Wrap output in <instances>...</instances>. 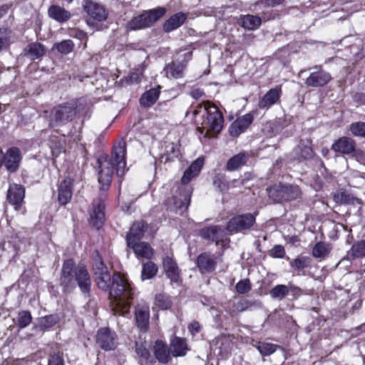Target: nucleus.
<instances>
[{"instance_id":"nucleus-1","label":"nucleus","mask_w":365,"mask_h":365,"mask_svg":"<svg viewBox=\"0 0 365 365\" xmlns=\"http://www.w3.org/2000/svg\"><path fill=\"white\" fill-rule=\"evenodd\" d=\"M196 118L198 131L205 137H211L219 133L224 123L222 113L217 106L209 101L192 106L190 111Z\"/></svg>"},{"instance_id":"nucleus-2","label":"nucleus","mask_w":365,"mask_h":365,"mask_svg":"<svg viewBox=\"0 0 365 365\" xmlns=\"http://www.w3.org/2000/svg\"><path fill=\"white\" fill-rule=\"evenodd\" d=\"M99 166L98 182L101 189L107 190L110 187L113 170L115 169L116 175L119 177L125 173V143L119 141L113 148L110 158L102 157L98 160Z\"/></svg>"},{"instance_id":"nucleus-3","label":"nucleus","mask_w":365,"mask_h":365,"mask_svg":"<svg viewBox=\"0 0 365 365\" xmlns=\"http://www.w3.org/2000/svg\"><path fill=\"white\" fill-rule=\"evenodd\" d=\"M59 282L64 292L71 291L78 284L81 292L89 297L91 279L83 264L76 266L73 259L66 260L62 266Z\"/></svg>"},{"instance_id":"nucleus-4","label":"nucleus","mask_w":365,"mask_h":365,"mask_svg":"<svg viewBox=\"0 0 365 365\" xmlns=\"http://www.w3.org/2000/svg\"><path fill=\"white\" fill-rule=\"evenodd\" d=\"M110 296L112 311L115 315L125 316L129 313L133 292L131 285L125 277L119 274L113 275Z\"/></svg>"},{"instance_id":"nucleus-5","label":"nucleus","mask_w":365,"mask_h":365,"mask_svg":"<svg viewBox=\"0 0 365 365\" xmlns=\"http://www.w3.org/2000/svg\"><path fill=\"white\" fill-rule=\"evenodd\" d=\"M267 192L269 198L277 203L298 200L302 196L299 187L291 184H274L267 188Z\"/></svg>"},{"instance_id":"nucleus-6","label":"nucleus","mask_w":365,"mask_h":365,"mask_svg":"<svg viewBox=\"0 0 365 365\" xmlns=\"http://www.w3.org/2000/svg\"><path fill=\"white\" fill-rule=\"evenodd\" d=\"M76 106L73 102L59 104L53 108L50 113L49 126L64 125L72 121L76 115Z\"/></svg>"},{"instance_id":"nucleus-7","label":"nucleus","mask_w":365,"mask_h":365,"mask_svg":"<svg viewBox=\"0 0 365 365\" xmlns=\"http://www.w3.org/2000/svg\"><path fill=\"white\" fill-rule=\"evenodd\" d=\"M166 12L163 7L150 9L131 19L126 26L128 31L143 29L150 27L155 22L163 17Z\"/></svg>"},{"instance_id":"nucleus-8","label":"nucleus","mask_w":365,"mask_h":365,"mask_svg":"<svg viewBox=\"0 0 365 365\" xmlns=\"http://www.w3.org/2000/svg\"><path fill=\"white\" fill-rule=\"evenodd\" d=\"M192 188L190 186H178L173 195L166 201L168 208L174 212L182 214L190 202Z\"/></svg>"},{"instance_id":"nucleus-9","label":"nucleus","mask_w":365,"mask_h":365,"mask_svg":"<svg viewBox=\"0 0 365 365\" xmlns=\"http://www.w3.org/2000/svg\"><path fill=\"white\" fill-rule=\"evenodd\" d=\"M82 5L88 15L86 22L88 26L106 20L108 12L102 4L93 0H83Z\"/></svg>"},{"instance_id":"nucleus-10","label":"nucleus","mask_w":365,"mask_h":365,"mask_svg":"<svg viewBox=\"0 0 365 365\" xmlns=\"http://www.w3.org/2000/svg\"><path fill=\"white\" fill-rule=\"evenodd\" d=\"M96 343L105 351L113 350L118 344L117 335L108 328L101 329L97 332Z\"/></svg>"},{"instance_id":"nucleus-11","label":"nucleus","mask_w":365,"mask_h":365,"mask_svg":"<svg viewBox=\"0 0 365 365\" xmlns=\"http://www.w3.org/2000/svg\"><path fill=\"white\" fill-rule=\"evenodd\" d=\"M255 222L252 214H245L232 218L227 223V229L230 232H238L250 229Z\"/></svg>"},{"instance_id":"nucleus-12","label":"nucleus","mask_w":365,"mask_h":365,"mask_svg":"<svg viewBox=\"0 0 365 365\" xmlns=\"http://www.w3.org/2000/svg\"><path fill=\"white\" fill-rule=\"evenodd\" d=\"M315 68L317 71L312 72L305 81V84L308 87H323L331 81L332 77L329 72L323 70L321 66H316Z\"/></svg>"},{"instance_id":"nucleus-13","label":"nucleus","mask_w":365,"mask_h":365,"mask_svg":"<svg viewBox=\"0 0 365 365\" xmlns=\"http://www.w3.org/2000/svg\"><path fill=\"white\" fill-rule=\"evenodd\" d=\"M105 204L102 199L98 198L93 200L90 211V224L99 229L105 221Z\"/></svg>"},{"instance_id":"nucleus-14","label":"nucleus","mask_w":365,"mask_h":365,"mask_svg":"<svg viewBox=\"0 0 365 365\" xmlns=\"http://www.w3.org/2000/svg\"><path fill=\"white\" fill-rule=\"evenodd\" d=\"M21 153L18 148L12 147L4 153L3 165L10 173L16 172L21 161Z\"/></svg>"},{"instance_id":"nucleus-15","label":"nucleus","mask_w":365,"mask_h":365,"mask_svg":"<svg viewBox=\"0 0 365 365\" xmlns=\"http://www.w3.org/2000/svg\"><path fill=\"white\" fill-rule=\"evenodd\" d=\"M257 111L248 113L235 120L229 128L230 133L233 137L239 136L248 128L254 120V115Z\"/></svg>"},{"instance_id":"nucleus-16","label":"nucleus","mask_w":365,"mask_h":365,"mask_svg":"<svg viewBox=\"0 0 365 365\" xmlns=\"http://www.w3.org/2000/svg\"><path fill=\"white\" fill-rule=\"evenodd\" d=\"M282 95V88L280 86H276L269 89L258 101V107L262 110H268L274 104L280 101Z\"/></svg>"},{"instance_id":"nucleus-17","label":"nucleus","mask_w":365,"mask_h":365,"mask_svg":"<svg viewBox=\"0 0 365 365\" xmlns=\"http://www.w3.org/2000/svg\"><path fill=\"white\" fill-rule=\"evenodd\" d=\"M196 264L202 274L211 273L217 265L216 257L209 252L202 253L197 257Z\"/></svg>"},{"instance_id":"nucleus-18","label":"nucleus","mask_w":365,"mask_h":365,"mask_svg":"<svg viewBox=\"0 0 365 365\" xmlns=\"http://www.w3.org/2000/svg\"><path fill=\"white\" fill-rule=\"evenodd\" d=\"M292 153L294 158L299 160L312 158L314 153L312 147V140L309 138L302 139L294 148Z\"/></svg>"},{"instance_id":"nucleus-19","label":"nucleus","mask_w":365,"mask_h":365,"mask_svg":"<svg viewBox=\"0 0 365 365\" xmlns=\"http://www.w3.org/2000/svg\"><path fill=\"white\" fill-rule=\"evenodd\" d=\"M135 321L138 327L143 331H147L149 327L150 309L146 303L138 304L135 310Z\"/></svg>"},{"instance_id":"nucleus-20","label":"nucleus","mask_w":365,"mask_h":365,"mask_svg":"<svg viewBox=\"0 0 365 365\" xmlns=\"http://www.w3.org/2000/svg\"><path fill=\"white\" fill-rule=\"evenodd\" d=\"M356 141L351 138L343 136L337 139L331 145V149L343 155H349L354 151Z\"/></svg>"},{"instance_id":"nucleus-21","label":"nucleus","mask_w":365,"mask_h":365,"mask_svg":"<svg viewBox=\"0 0 365 365\" xmlns=\"http://www.w3.org/2000/svg\"><path fill=\"white\" fill-rule=\"evenodd\" d=\"M24 196L25 190L21 185L17 184L10 185L7 193V200L14 206L16 210L20 209L24 202Z\"/></svg>"},{"instance_id":"nucleus-22","label":"nucleus","mask_w":365,"mask_h":365,"mask_svg":"<svg viewBox=\"0 0 365 365\" xmlns=\"http://www.w3.org/2000/svg\"><path fill=\"white\" fill-rule=\"evenodd\" d=\"M200 235L203 239L215 242L217 245H218L219 242H222L225 237V230L219 226H210L202 228L200 231Z\"/></svg>"},{"instance_id":"nucleus-23","label":"nucleus","mask_w":365,"mask_h":365,"mask_svg":"<svg viewBox=\"0 0 365 365\" xmlns=\"http://www.w3.org/2000/svg\"><path fill=\"white\" fill-rule=\"evenodd\" d=\"M153 353L156 359L161 364H167L170 360V349L162 340L155 341Z\"/></svg>"},{"instance_id":"nucleus-24","label":"nucleus","mask_w":365,"mask_h":365,"mask_svg":"<svg viewBox=\"0 0 365 365\" xmlns=\"http://www.w3.org/2000/svg\"><path fill=\"white\" fill-rule=\"evenodd\" d=\"M73 194L72 180L69 178L64 179L58 187V200L61 205H66L71 199Z\"/></svg>"},{"instance_id":"nucleus-25","label":"nucleus","mask_w":365,"mask_h":365,"mask_svg":"<svg viewBox=\"0 0 365 365\" xmlns=\"http://www.w3.org/2000/svg\"><path fill=\"white\" fill-rule=\"evenodd\" d=\"M145 226V225L143 222H136L133 224L130 229V232L126 236L127 245L140 242V240L144 235Z\"/></svg>"},{"instance_id":"nucleus-26","label":"nucleus","mask_w":365,"mask_h":365,"mask_svg":"<svg viewBox=\"0 0 365 365\" xmlns=\"http://www.w3.org/2000/svg\"><path fill=\"white\" fill-rule=\"evenodd\" d=\"M203 165V160L197 158L190 166L185 171L182 179V185L180 186H188L187 184L195 176L198 175Z\"/></svg>"},{"instance_id":"nucleus-27","label":"nucleus","mask_w":365,"mask_h":365,"mask_svg":"<svg viewBox=\"0 0 365 365\" xmlns=\"http://www.w3.org/2000/svg\"><path fill=\"white\" fill-rule=\"evenodd\" d=\"M132 248L136 255L140 258L150 259L153 256V250L148 242H140L130 245H128Z\"/></svg>"},{"instance_id":"nucleus-28","label":"nucleus","mask_w":365,"mask_h":365,"mask_svg":"<svg viewBox=\"0 0 365 365\" xmlns=\"http://www.w3.org/2000/svg\"><path fill=\"white\" fill-rule=\"evenodd\" d=\"M186 19L187 14L182 12L177 13L164 23L163 30L167 33L175 30L184 24Z\"/></svg>"},{"instance_id":"nucleus-29","label":"nucleus","mask_w":365,"mask_h":365,"mask_svg":"<svg viewBox=\"0 0 365 365\" xmlns=\"http://www.w3.org/2000/svg\"><path fill=\"white\" fill-rule=\"evenodd\" d=\"M170 351L173 356H185L188 350L185 339L174 336L170 343Z\"/></svg>"},{"instance_id":"nucleus-30","label":"nucleus","mask_w":365,"mask_h":365,"mask_svg":"<svg viewBox=\"0 0 365 365\" xmlns=\"http://www.w3.org/2000/svg\"><path fill=\"white\" fill-rule=\"evenodd\" d=\"M163 267L168 277L173 282H178L180 279L178 267L175 262L170 257L163 259Z\"/></svg>"},{"instance_id":"nucleus-31","label":"nucleus","mask_w":365,"mask_h":365,"mask_svg":"<svg viewBox=\"0 0 365 365\" xmlns=\"http://www.w3.org/2000/svg\"><path fill=\"white\" fill-rule=\"evenodd\" d=\"M24 54L31 60H36L45 55L46 48L39 42L29 44L24 50Z\"/></svg>"},{"instance_id":"nucleus-32","label":"nucleus","mask_w":365,"mask_h":365,"mask_svg":"<svg viewBox=\"0 0 365 365\" xmlns=\"http://www.w3.org/2000/svg\"><path fill=\"white\" fill-rule=\"evenodd\" d=\"M48 13L51 18L59 23L66 22L71 17V14L68 11L57 5L50 6Z\"/></svg>"},{"instance_id":"nucleus-33","label":"nucleus","mask_w":365,"mask_h":365,"mask_svg":"<svg viewBox=\"0 0 365 365\" xmlns=\"http://www.w3.org/2000/svg\"><path fill=\"white\" fill-rule=\"evenodd\" d=\"M239 24L246 30H256L261 25L262 19L257 15H242L240 16Z\"/></svg>"},{"instance_id":"nucleus-34","label":"nucleus","mask_w":365,"mask_h":365,"mask_svg":"<svg viewBox=\"0 0 365 365\" xmlns=\"http://www.w3.org/2000/svg\"><path fill=\"white\" fill-rule=\"evenodd\" d=\"M186 65L183 63L172 62L168 64L164 71L169 78H180L183 77Z\"/></svg>"},{"instance_id":"nucleus-35","label":"nucleus","mask_w":365,"mask_h":365,"mask_svg":"<svg viewBox=\"0 0 365 365\" xmlns=\"http://www.w3.org/2000/svg\"><path fill=\"white\" fill-rule=\"evenodd\" d=\"M249 155L245 153H238L232 157L226 164V170L235 171L243 166L247 161Z\"/></svg>"},{"instance_id":"nucleus-36","label":"nucleus","mask_w":365,"mask_h":365,"mask_svg":"<svg viewBox=\"0 0 365 365\" xmlns=\"http://www.w3.org/2000/svg\"><path fill=\"white\" fill-rule=\"evenodd\" d=\"M232 337L231 336L222 335L215 339L216 349H220L222 356L227 355L232 347Z\"/></svg>"},{"instance_id":"nucleus-37","label":"nucleus","mask_w":365,"mask_h":365,"mask_svg":"<svg viewBox=\"0 0 365 365\" xmlns=\"http://www.w3.org/2000/svg\"><path fill=\"white\" fill-rule=\"evenodd\" d=\"M160 95L159 88H151L143 94L140 99L142 106L149 108L158 99Z\"/></svg>"},{"instance_id":"nucleus-38","label":"nucleus","mask_w":365,"mask_h":365,"mask_svg":"<svg viewBox=\"0 0 365 365\" xmlns=\"http://www.w3.org/2000/svg\"><path fill=\"white\" fill-rule=\"evenodd\" d=\"M348 256L353 259L365 257V240L354 243L348 252Z\"/></svg>"},{"instance_id":"nucleus-39","label":"nucleus","mask_w":365,"mask_h":365,"mask_svg":"<svg viewBox=\"0 0 365 365\" xmlns=\"http://www.w3.org/2000/svg\"><path fill=\"white\" fill-rule=\"evenodd\" d=\"M289 293L288 286L284 284H277L274 286L269 292L272 299L282 300Z\"/></svg>"},{"instance_id":"nucleus-40","label":"nucleus","mask_w":365,"mask_h":365,"mask_svg":"<svg viewBox=\"0 0 365 365\" xmlns=\"http://www.w3.org/2000/svg\"><path fill=\"white\" fill-rule=\"evenodd\" d=\"M158 272L157 266L152 262H148L143 265L141 272L142 280L150 279L153 278Z\"/></svg>"},{"instance_id":"nucleus-41","label":"nucleus","mask_w":365,"mask_h":365,"mask_svg":"<svg viewBox=\"0 0 365 365\" xmlns=\"http://www.w3.org/2000/svg\"><path fill=\"white\" fill-rule=\"evenodd\" d=\"M330 251L328 244L322 242H317L312 250V255L315 258H324Z\"/></svg>"},{"instance_id":"nucleus-42","label":"nucleus","mask_w":365,"mask_h":365,"mask_svg":"<svg viewBox=\"0 0 365 365\" xmlns=\"http://www.w3.org/2000/svg\"><path fill=\"white\" fill-rule=\"evenodd\" d=\"M95 277L98 288L103 290H107L110 287L112 279L108 272H101L99 274L95 275Z\"/></svg>"},{"instance_id":"nucleus-43","label":"nucleus","mask_w":365,"mask_h":365,"mask_svg":"<svg viewBox=\"0 0 365 365\" xmlns=\"http://www.w3.org/2000/svg\"><path fill=\"white\" fill-rule=\"evenodd\" d=\"M262 356H269L277 349V345L267 342H257L254 345Z\"/></svg>"},{"instance_id":"nucleus-44","label":"nucleus","mask_w":365,"mask_h":365,"mask_svg":"<svg viewBox=\"0 0 365 365\" xmlns=\"http://www.w3.org/2000/svg\"><path fill=\"white\" fill-rule=\"evenodd\" d=\"M54 48H56L59 53L66 55L73 50L74 43L70 39L63 40L59 43H55Z\"/></svg>"},{"instance_id":"nucleus-45","label":"nucleus","mask_w":365,"mask_h":365,"mask_svg":"<svg viewBox=\"0 0 365 365\" xmlns=\"http://www.w3.org/2000/svg\"><path fill=\"white\" fill-rule=\"evenodd\" d=\"M68 34L71 37L78 39L81 41H83L79 47H81L83 50L86 48L88 36L85 31L78 29H71L69 30Z\"/></svg>"},{"instance_id":"nucleus-46","label":"nucleus","mask_w":365,"mask_h":365,"mask_svg":"<svg viewBox=\"0 0 365 365\" xmlns=\"http://www.w3.org/2000/svg\"><path fill=\"white\" fill-rule=\"evenodd\" d=\"M93 270L94 275L99 274L101 272H108L107 267L105 265L98 252H96V256L93 257Z\"/></svg>"},{"instance_id":"nucleus-47","label":"nucleus","mask_w":365,"mask_h":365,"mask_svg":"<svg viewBox=\"0 0 365 365\" xmlns=\"http://www.w3.org/2000/svg\"><path fill=\"white\" fill-rule=\"evenodd\" d=\"M349 130L355 137L365 138V122H354L350 124Z\"/></svg>"},{"instance_id":"nucleus-48","label":"nucleus","mask_w":365,"mask_h":365,"mask_svg":"<svg viewBox=\"0 0 365 365\" xmlns=\"http://www.w3.org/2000/svg\"><path fill=\"white\" fill-rule=\"evenodd\" d=\"M18 326L21 328H25L29 325L32 321V317L29 311H21L18 314Z\"/></svg>"},{"instance_id":"nucleus-49","label":"nucleus","mask_w":365,"mask_h":365,"mask_svg":"<svg viewBox=\"0 0 365 365\" xmlns=\"http://www.w3.org/2000/svg\"><path fill=\"white\" fill-rule=\"evenodd\" d=\"M155 304L161 309H168L171 307L172 302L169 297L159 294L155 297Z\"/></svg>"},{"instance_id":"nucleus-50","label":"nucleus","mask_w":365,"mask_h":365,"mask_svg":"<svg viewBox=\"0 0 365 365\" xmlns=\"http://www.w3.org/2000/svg\"><path fill=\"white\" fill-rule=\"evenodd\" d=\"M261 303L258 302H251L247 299H242L239 302H237L235 304V308L238 312H244L245 310L249 309L252 306H260Z\"/></svg>"},{"instance_id":"nucleus-51","label":"nucleus","mask_w":365,"mask_h":365,"mask_svg":"<svg viewBox=\"0 0 365 365\" xmlns=\"http://www.w3.org/2000/svg\"><path fill=\"white\" fill-rule=\"evenodd\" d=\"M58 321L57 315L51 314L43 317L41 319V326L44 328H50L55 325Z\"/></svg>"},{"instance_id":"nucleus-52","label":"nucleus","mask_w":365,"mask_h":365,"mask_svg":"<svg viewBox=\"0 0 365 365\" xmlns=\"http://www.w3.org/2000/svg\"><path fill=\"white\" fill-rule=\"evenodd\" d=\"M136 352L142 359L146 361H153L149 351L143 344H136Z\"/></svg>"},{"instance_id":"nucleus-53","label":"nucleus","mask_w":365,"mask_h":365,"mask_svg":"<svg viewBox=\"0 0 365 365\" xmlns=\"http://www.w3.org/2000/svg\"><path fill=\"white\" fill-rule=\"evenodd\" d=\"M236 290L240 294H245L251 289V284L250 280L246 279L240 280L236 284Z\"/></svg>"},{"instance_id":"nucleus-54","label":"nucleus","mask_w":365,"mask_h":365,"mask_svg":"<svg viewBox=\"0 0 365 365\" xmlns=\"http://www.w3.org/2000/svg\"><path fill=\"white\" fill-rule=\"evenodd\" d=\"M214 185L216 186L220 191L223 192L229 189V182H226L225 178L222 175H217L213 180Z\"/></svg>"},{"instance_id":"nucleus-55","label":"nucleus","mask_w":365,"mask_h":365,"mask_svg":"<svg viewBox=\"0 0 365 365\" xmlns=\"http://www.w3.org/2000/svg\"><path fill=\"white\" fill-rule=\"evenodd\" d=\"M48 365H64L63 353L58 351L51 354L48 358Z\"/></svg>"},{"instance_id":"nucleus-56","label":"nucleus","mask_w":365,"mask_h":365,"mask_svg":"<svg viewBox=\"0 0 365 365\" xmlns=\"http://www.w3.org/2000/svg\"><path fill=\"white\" fill-rule=\"evenodd\" d=\"M309 263V259L306 257L296 258L291 262V265L295 267L297 269H302L306 267Z\"/></svg>"},{"instance_id":"nucleus-57","label":"nucleus","mask_w":365,"mask_h":365,"mask_svg":"<svg viewBox=\"0 0 365 365\" xmlns=\"http://www.w3.org/2000/svg\"><path fill=\"white\" fill-rule=\"evenodd\" d=\"M284 0H258L255 2V6H262L264 8L273 7L281 4Z\"/></svg>"},{"instance_id":"nucleus-58","label":"nucleus","mask_w":365,"mask_h":365,"mask_svg":"<svg viewBox=\"0 0 365 365\" xmlns=\"http://www.w3.org/2000/svg\"><path fill=\"white\" fill-rule=\"evenodd\" d=\"M269 255L273 257L283 258L285 255V250L282 245H275L269 252Z\"/></svg>"},{"instance_id":"nucleus-59","label":"nucleus","mask_w":365,"mask_h":365,"mask_svg":"<svg viewBox=\"0 0 365 365\" xmlns=\"http://www.w3.org/2000/svg\"><path fill=\"white\" fill-rule=\"evenodd\" d=\"M352 157L361 164L365 165V151L361 149H354L351 153Z\"/></svg>"},{"instance_id":"nucleus-60","label":"nucleus","mask_w":365,"mask_h":365,"mask_svg":"<svg viewBox=\"0 0 365 365\" xmlns=\"http://www.w3.org/2000/svg\"><path fill=\"white\" fill-rule=\"evenodd\" d=\"M288 289L289 292H291V294L295 297H298L302 294V290L292 284H289Z\"/></svg>"},{"instance_id":"nucleus-61","label":"nucleus","mask_w":365,"mask_h":365,"mask_svg":"<svg viewBox=\"0 0 365 365\" xmlns=\"http://www.w3.org/2000/svg\"><path fill=\"white\" fill-rule=\"evenodd\" d=\"M200 328V324L197 322H193L188 326V330L192 335L199 333Z\"/></svg>"},{"instance_id":"nucleus-62","label":"nucleus","mask_w":365,"mask_h":365,"mask_svg":"<svg viewBox=\"0 0 365 365\" xmlns=\"http://www.w3.org/2000/svg\"><path fill=\"white\" fill-rule=\"evenodd\" d=\"M203 95L204 92L200 88L193 89L190 92V96L195 99H198L201 98Z\"/></svg>"},{"instance_id":"nucleus-63","label":"nucleus","mask_w":365,"mask_h":365,"mask_svg":"<svg viewBox=\"0 0 365 365\" xmlns=\"http://www.w3.org/2000/svg\"><path fill=\"white\" fill-rule=\"evenodd\" d=\"M244 184V180H232L229 182V188L236 187L237 185H242Z\"/></svg>"},{"instance_id":"nucleus-64","label":"nucleus","mask_w":365,"mask_h":365,"mask_svg":"<svg viewBox=\"0 0 365 365\" xmlns=\"http://www.w3.org/2000/svg\"><path fill=\"white\" fill-rule=\"evenodd\" d=\"M130 80L131 83H138L140 81V77L137 73H132L130 76Z\"/></svg>"}]
</instances>
